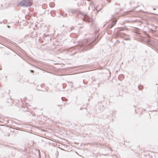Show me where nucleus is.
I'll return each mask as SVG.
<instances>
[{"label":"nucleus","mask_w":158,"mask_h":158,"mask_svg":"<svg viewBox=\"0 0 158 158\" xmlns=\"http://www.w3.org/2000/svg\"><path fill=\"white\" fill-rule=\"evenodd\" d=\"M31 0H23L19 4L22 6L27 7L31 6Z\"/></svg>","instance_id":"nucleus-1"},{"label":"nucleus","mask_w":158,"mask_h":158,"mask_svg":"<svg viewBox=\"0 0 158 158\" xmlns=\"http://www.w3.org/2000/svg\"><path fill=\"white\" fill-rule=\"evenodd\" d=\"M116 23V22L114 21L113 22V23L112 24V26H113Z\"/></svg>","instance_id":"nucleus-2"}]
</instances>
